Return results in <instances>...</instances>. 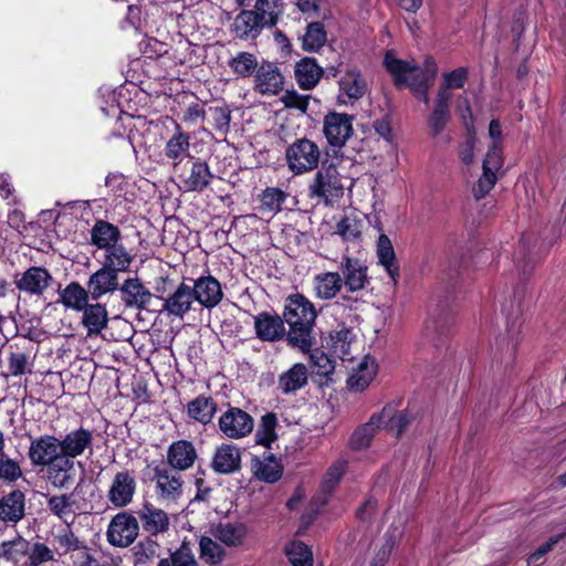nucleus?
I'll use <instances>...</instances> for the list:
<instances>
[{"label": "nucleus", "mask_w": 566, "mask_h": 566, "mask_svg": "<svg viewBox=\"0 0 566 566\" xmlns=\"http://www.w3.org/2000/svg\"><path fill=\"white\" fill-rule=\"evenodd\" d=\"M28 458L33 467L45 468V480L53 488L66 490L72 486L56 436L46 433L31 438Z\"/></svg>", "instance_id": "obj_1"}, {"label": "nucleus", "mask_w": 566, "mask_h": 566, "mask_svg": "<svg viewBox=\"0 0 566 566\" xmlns=\"http://www.w3.org/2000/svg\"><path fill=\"white\" fill-rule=\"evenodd\" d=\"M384 64L398 85L409 86L417 98L426 104L429 103L428 91L438 73V66L433 57L427 56L423 66L420 67L413 61L399 60L394 53L387 52Z\"/></svg>", "instance_id": "obj_2"}, {"label": "nucleus", "mask_w": 566, "mask_h": 566, "mask_svg": "<svg viewBox=\"0 0 566 566\" xmlns=\"http://www.w3.org/2000/svg\"><path fill=\"white\" fill-rule=\"evenodd\" d=\"M283 317L289 325V344L302 353L308 352L314 344L312 333L317 317L313 303L302 294L290 295L286 298Z\"/></svg>", "instance_id": "obj_3"}, {"label": "nucleus", "mask_w": 566, "mask_h": 566, "mask_svg": "<svg viewBox=\"0 0 566 566\" xmlns=\"http://www.w3.org/2000/svg\"><path fill=\"white\" fill-rule=\"evenodd\" d=\"M489 137L491 145L483 159L482 175L473 187V196L475 199L484 198L495 186L500 171L503 168L502 154V127L497 119H492L489 125Z\"/></svg>", "instance_id": "obj_4"}, {"label": "nucleus", "mask_w": 566, "mask_h": 566, "mask_svg": "<svg viewBox=\"0 0 566 566\" xmlns=\"http://www.w3.org/2000/svg\"><path fill=\"white\" fill-rule=\"evenodd\" d=\"M59 442L66 471L73 485L76 476L74 460L86 451L92 452L93 432L84 428L71 430L62 439L59 438Z\"/></svg>", "instance_id": "obj_5"}, {"label": "nucleus", "mask_w": 566, "mask_h": 566, "mask_svg": "<svg viewBox=\"0 0 566 566\" xmlns=\"http://www.w3.org/2000/svg\"><path fill=\"white\" fill-rule=\"evenodd\" d=\"M285 157L290 170L296 175H302L314 170L318 166L321 150L314 142L301 138L287 147Z\"/></svg>", "instance_id": "obj_6"}, {"label": "nucleus", "mask_w": 566, "mask_h": 566, "mask_svg": "<svg viewBox=\"0 0 566 566\" xmlns=\"http://www.w3.org/2000/svg\"><path fill=\"white\" fill-rule=\"evenodd\" d=\"M311 198H318L331 205L344 195V185L334 166L319 169L308 186Z\"/></svg>", "instance_id": "obj_7"}, {"label": "nucleus", "mask_w": 566, "mask_h": 566, "mask_svg": "<svg viewBox=\"0 0 566 566\" xmlns=\"http://www.w3.org/2000/svg\"><path fill=\"white\" fill-rule=\"evenodd\" d=\"M137 490V480L133 471L122 470L112 478L106 499L112 507L124 509L133 503Z\"/></svg>", "instance_id": "obj_8"}, {"label": "nucleus", "mask_w": 566, "mask_h": 566, "mask_svg": "<svg viewBox=\"0 0 566 566\" xmlns=\"http://www.w3.org/2000/svg\"><path fill=\"white\" fill-rule=\"evenodd\" d=\"M221 433L232 440L248 437L254 428V420L250 413L238 407H229L218 419Z\"/></svg>", "instance_id": "obj_9"}, {"label": "nucleus", "mask_w": 566, "mask_h": 566, "mask_svg": "<svg viewBox=\"0 0 566 566\" xmlns=\"http://www.w3.org/2000/svg\"><path fill=\"white\" fill-rule=\"evenodd\" d=\"M354 116L346 113L329 112L323 119V134L329 146L342 148L354 133Z\"/></svg>", "instance_id": "obj_10"}, {"label": "nucleus", "mask_w": 566, "mask_h": 566, "mask_svg": "<svg viewBox=\"0 0 566 566\" xmlns=\"http://www.w3.org/2000/svg\"><path fill=\"white\" fill-rule=\"evenodd\" d=\"M178 187L186 192L203 191L212 179V174L207 163L200 159L190 163V166H178L175 171Z\"/></svg>", "instance_id": "obj_11"}, {"label": "nucleus", "mask_w": 566, "mask_h": 566, "mask_svg": "<svg viewBox=\"0 0 566 566\" xmlns=\"http://www.w3.org/2000/svg\"><path fill=\"white\" fill-rule=\"evenodd\" d=\"M106 534L113 546L127 547L139 534L138 521L128 512H119L111 520Z\"/></svg>", "instance_id": "obj_12"}, {"label": "nucleus", "mask_w": 566, "mask_h": 566, "mask_svg": "<svg viewBox=\"0 0 566 566\" xmlns=\"http://www.w3.org/2000/svg\"><path fill=\"white\" fill-rule=\"evenodd\" d=\"M255 336L262 342L274 343L287 336L284 318L276 313L261 312L253 316Z\"/></svg>", "instance_id": "obj_13"}, {"label": "nucleus", "mask_w": 566, "mask_h": 566, "mask_svg": "<svg viewBox=\"0 0 566 566\" xmlns=\"http://www.w3.org/2000/svg\"><path fill=\"white\" fill-rule=\"evenodd\" d=\"M339 270L343 285H345L348 291H361L368 284L367 266L358 259L344 255Z\"/></svg>", "instance_id": "obj_14"}, {"label": "nucleus", "mask_w": 566, "mask_h": 566, "mask_svg": "<svg viewBox=\"0 0 566 566\" xmlns=\"http://www.w3.org/2000/svg\"><path fill=\"white\" fill-rule=\"evenodd\" d=\"M191 290L195 300L206 308L216 307L223 297L221 284L211 275L198 277Z\"/></svg>", "instance_id": "obj_15"}, {"label": "nucleus", "mask_w": 566, "mask_h": 566, "mask_svg": "<svg viewBox=\"0 0 566 566\" xmlns=\"http://www.w3.org/2000/svg\"><path fill=\"white\" fill-rule=\"evenodd\" d=\"M164 155L171 163L175 171L186 158L190 157V136L179 124H176L172 135L167 139Z\"/></svg>", "instance_id": "obj_16"}, {"label": "nucleus", "mask_w": 566, "mask_h": 566, "mask_svg": "<svg viewBox=\"0 0 566 566\" xmlns=\"http://www.w3.org/2000/svg\"><path fill=\"white\" fill-rule=\"evenodd\" d=\"M255 90L263 95H275L282 91L284 77L279 67L270 62H263L255 72Z\"/></svg>", "instance_id": "obj_17"}, {"label": "nucleus", "mask_w": 566, "mask_h": 566, "mask_svg": "<svg viewBox=\"0 0 566 566\" xmlns=\"http://www.w3.org/2000/svg\"><path fill=\"white\" fill-rule=\"evenodd\" d=\"M119 291L122 301L127 307L146 310L153 298L151 292L138 277L126 279Z\"/></svg>", "instance_id": "obj_18"}, {"label": "nucleus", "mask_w": 566, "mask_h": 566, "mask_svg": "<svg viewBox=\"0 0 566 566\" xmlns=\"http://www.w3.org/2000/svg\"><path fill=\"white\" fill-rule=\"evenodd\" d=\"M137 515L144 531L150 535L163 534L169 530L170 520L168 514L150 502H144Z\"/></svg>", "instance_id": "obj_19"}, {"label": "nucleus", "mask_w": 566, "mask_h": 566, "mask_svg": "<svg viewBox=\"0 0 566 566\" xmlns=\"http://www.w3.org/2000/svg\"><path fill=\"white\" fill-rule=\"evenodd\" d=\"M268 28L254 10H242L233 20L232 32L241 40H254Z\"/></svg>", "instance_id": "obj_20"}, {"label": "nucleus", "mask_w": 566, "mask_h": 566, "mask_svg": "<svg viewBox=\"0 0 566 566\" xmlns=\"http://www.w3.org/2000/svg\"><path fill=\"white\" fill-rule=\"evenodd\" d=\"M211 468L214 472L220 474H231L241 468V452L240 449L231 443H222L217 447Z\"/></svg>", "instance_id": "obj_21"}, {"label": "nucleus", "mask_w": 566, "mask_h": 566, "mask_svg": "<svg viewBox=\"0 0 566 566\" xmlns=\"http://www.w3.org/2000/svg\"><path fill=\"white\" fill-rule=\"evenodd\" d=\"M29 541L20 534L0 541V560L11 566H24L28 560Z\"/></svg>", "instance_id": "obj_22"}, {"label": "nucleus", "mask_w": 566, "mask_h": 566, "mask_svg": "<svg viewBox=\"0 0 566 566\" xmlns=\"http://www.w3.org/2000/svg\"><path fill=\"white\" fill-rule=\"evenodd\" d=\"M195 301L191 286L181 283L167 298H165L163 311L169 316L182 319L191 310V305Z\"/></svg>", "instance_id": "obj_23"}, {"label": "nucleus", "mask_w": 566, "mask_h": 566, "mask_svg": "<svg viewBox=\"0 0 566 566\" xmlns=\"http://www.w3.org/2000/svg\"><path fill=\"white\" fill-rule=\"evenodd\" d=\"M338 86L339 101L343 97L354 101L360 99L367 91V82L357 67H347L339 76Z\"/></svg>", "instance_id": "obj_24"}, {"label": "nucleus", "mask_w": 566, "mask_h": 566, "mask_svg": "<svg viewBox=\"0 0 566 566\" xmlns=\"http://www.w3.org/2000/svg\"><path fill=\"white\" fill-rule=\"evenodd\" d=\"M251 471L256 480L265 483H275L283 474V464L273 454L254 457L251 460Z\"/></svg>", "instance_id": "obj_25"}, {"label": "nucleus", "mask_w": 566, "mask_h": 566, "mask_svg": "<svg viewBox=\"0 0 566 566\" xmlns=\"http://www.w3.org/2000/svg\"><path fill=\"white\" fill-rule=\"evenodd\" d=\"M197 460V451L192 442L178 440L171 443L167 451L168 464L179 471L190 469Z\"/></svg>", "instance_id": "obj_26"}, {"label": "nucleus", "mask_w": 566, "mask_h": 566, "mask_svg": "<svg viewBox=\"0 0 566 566\" xmlns=\"http://www.w3.org/2000/svg\"><path fill=\"white\" fill-rule=\"evenodd\" d=\"M25 514V495L20 490H13L0 499V521L17 524Z\"/></svg>", "instance_id": "obj_27"}, {"label": "nucleus", "mask_w": 566, "mask_h": 566, "mask_svg": "<svg viewBox=\"0 0 566 566\" xmlns=\"http://www.w3.org/2000/svg\"><path fill=\"white\" fill-rule=\"evenodd\" d=\"M117 287L118 274L103 265L90 276L87 282V289L93 301H97L103 295L116 291Z\"/></svg>", "instance_id": "obj_28"}, {"label": "nucleus", "mask_w": 566, "mask_h": 566, "mask_svg": "<svg viewBox=\"0 0 566 566\" xmlns=\"http://www.w3.org/2000/svg\"><path fill=\"white\" fill-rule=\"evenodd\" d=\"M155 481L157 494L164 500L174 501L182 493L181 478L166 468L155 469Z\"/></svg>", "instance_id": "obj_29"}, {"label": "nucleus", "mask_w": 566, "mask_h": 566, "mask_svg": "<svg viewBox=\"0 0 566 566\" xmlns=\"http://www.w3.org/2000/svg\"><path fill=\"white\" fill-rule=\"evenodd\" d=\"M52 280L51 274L43 268L33 266L28 269L17 281V287L29 294H42Z\"/></svg>", "instance_id": "obj_30"}, {"label": "nucleus", "mask_w": 566, "mask_h": 566, "mask_svg": "<svg viewBox=\"0 0 566 566\" xmlns=\"http://www.w3.org/2000/svg\"><path fill=\"white\" fill-rule=\"evenodd\" d=\"M218 411L216 400L206 395H199L187 405L188 417L203 426L212 423Z\"/></svg>", "instance_id": "obj_31"}, {"label": "nucleus", "mask_w": 566, "mask_h": 566, "mask_svg": "<svg viewBox=\"0 0 566 566\" xmlns=\"http://www.w3.org/2000/svg\"><path fill=\"white\" fill-rule=\"evenodd\" d=\"M211 534L222 544L238 547L244 543L248 530L241 522H220L212 528Z\"/></svg>", "instance_id": "obj_32"}, {"label": "nucleus", "mask_w": 566, "mask_h": 566, "mask_svg": "<svg viewBox=\"0 0 566 566\" xmlns=\"http://www.w3.org/2000/svg\"><path fill=\"white\" fill-rule=\"evenodd\" d=\"M377 374V364L374 358L365 356L347 379L350 391H364L374 380Z\"/></svg>", "instance_id": "obj_33"}, {"label": "nucleus", "mask_w": 566, "mask_h": 566, "mask_svg": "<svg viewBox=\"0 0 566 566\" xmlns=\"http://www.w3.org/2000/svg\"><path fill=\"white\" fill-rule=\"evenodd\" d=\"M59 300L65 310L81 312L88 304L91 297L88 289L83 287L78 282H71L64 289L57 291Z\"/></svg>", "instance_id": "obj_34"}, {"label": "nucleus", "mask_w": 566, "mask_h": 566, "mask_svg": "<svg viewBox=\"0 0 566 566\" xmlns=\"http://www.w3.org/2000/svg\"><path fill=\"white\" fill-rule=\"evenodd\" d=\"M307 380L308 371L306 366L296 363L279 376L277 389L284 395L295 394L306 386Z\"/></svg>", "instance_id": "obj_35"}, {"label": "nucleus", "mask_w": 566, "mask_h": 566, "mask_svg": "<svg viewBox=\"0 0 566 566\" xmlns=\"http://www.w3.org/2000/svg\"><path fill=\"white\" fill-rule=\"evenodd\" d=\"M355 344V334L350 328L342 326L333 332H331L327 345L333 352V354L339 357L342 360L354 359L353 356V346Z\"/></svg>", "instance_id": "obj_36"}, {"label": "nucleus", "mask_w": 566, "mask_h": 566, "mask_svg": "<svg viewBox=\"0 0 566 566\" xmlns=\"http://www.w3.org/2000/svg\"><path fill=\"white\" fill-rule=\"evenodd\" d=\"M378 263L386 270L389 277L396 284L399 276V263L390 239L386 234H380L376 244Z\"/></svg>", "instance_id": "obj_37"}, {"label": "nucleus", "mask_w": 566, "mask_h": 566, "mask_svg": "<svg viewBox=\"0 0 566 566\" xmlns=\"http://www.w3.org/2000/svg\"><path fill=\"white\" fill-rule=\"evenodd\" d=\"M82 324L87 331V335H98L108 323V313L105 305L101 303L87 304L81 311Z\"/></svg>", "instance_id": "obj_38"}, {"label": "nucleus", "mask_w": 566, "mask_h": 566, "mask_svg": "<svg viewBox=\"0 0 566 566\" xmlns=\"http://www.w3.org/2000/svg\"><path fill=\"white\" fill-rule=\"evenodd\" d=\"M313 286L316 297L332 300L342 290L343 280L338 272H323L314 276Z\"/></svg>", "instance_id": "obj_39"}, {"label": "nucleus", "mask_w": 566, "mask_h": 566, "mask_svg": "<svg viewBox=\"0 0 566 566\" xmlns=\"http://www.w3.org/2000/svg\"><path fill=\"white\" fill-rule=\"evenodd\" d=\"M323 76V69L315 59L304 57L296 63L295 77L303 90L314 88Z\"/></svg>", "instance_id": "obj_40"}, {"label": "nucleus", "mask_w": 566, "mask_h": 566, "mask_svg": "<svg viewBox=\"0 0 566 566\" xmlns=\"http://www.w3.org/2000/svg\"><path fill=\"white\" fill-rule=\"evenodd\" d=\"M119 239V229L104 220H97L91 230L92 243L101 250H106L117 244Z\"/></svg>", "instance_id": "obj_41"}, {"label": "nucleus", "mask_w": 566, "mask_h": 566, "mask_svg": "<svg viewBox=\"0 0 566 566\" xmlns=\"http://www.w3.org/2000/svg\"><path fill=\"white\" fill-rule=\"evenodd\" d=\"M380 417V427H385L388 432L398 437L410 422L409 415L406 411H398L392 406H386L381 412L376 415Z\"/></svg>", "instance_id": "obj_42"}, {"label": "nucleus", "mask_w": 566, "mask_h": 566, "mask_svg": "<svg viewBox=\"0 0 566 566\" xmlns=\"http://www.w3.org/2000/svg\"><path fill=\"white\" fill-rule=\"evenodd\" d=\"M104 254L103 266L112 270L114 273L127 272L133 262V256L122 244H115L106 250Z\"/></svg>", "instance_id": "obj_43"}, {"label": "nucleus", "mask_w": 566, "mask_h": 566, "mask_svg": "<svg viewBox=\"0 0 566 566\" xmlns=\"http://www.w3.org/2000/svg\"><path fill=\"white\" fill-rule=\"evenodd\" d=\"M277 418L273 412H268L262 416L254 434L255 444L270 449L277 440Z\"/></svg>", "instance_id": "obj_44"}, {"label": "nucleus", "mask_w": 566, "mask_h": 566, "mask_svg": "<svg viewBox=\"0 0 566 566\" xmlns=\"http://www.w3.org/2000/svg\"><path fill=\"white\" fill-rule=\"evenodd\" d=\"M380 428V417L373 415L367 423L356 429L352 434L349 440L350 447L355 450L367 448Z\"/></svg>", "instance_id": "obj_45"}, {"label": "nucleus", "mask_w": 566, "mask_h": 566, "mask_svg": "<svg viewBox=\"0 0 566 566\" xmlns=\"http://www.w3.org/2000/svg\"><path fill=\"white\" fill-rule=\"evenodd\" d=\"M230 69L238 77H250L259 67L256 56L250 52H239L228 62Z\"/></svg>", "instance_id": "obj_46"}, {"label": "nucleus", "mask_w": 566, "mask_h": 566, "mask_svg": "<svg viewBox=\"0 0 566 566\" xmlns=\"http://www.w3.org/2000/svg\"><path fill=\"white\" fill-rule=\"evenodd\" d=\"M327 41L325 28L319 22H312L307 25L302 36V48L306 52H317Z\"/></svg>", "instance_id": "obj_47"}, {"label": "nucleus", "mask_w": 566, "mask_h": 566, "mask_svg": "<svg viewBox=\"0 0 566 566\" xmlns=\"http://www.w3.org/2000/svg\"><path fill=\"white\" fill-rule=\"evenodd\" d=\"M53 541L59 555H67L70 558L75 554V552L86 545L84 542L80 541V538L70 528L59 532L54 535Z\"/></svg>", "instance_id": "obj_48"}, {"label": "nucleus", "mask_w": 566, "mask_h": 566, "mask_svg": "<svg viewBox=\"0 0 566 566\" xmlns=\"http://www.w3.org/2000/svg\"><path fill=\"white\" fill-rule=\"evenodd\" d=\"M254 9L268 28H272L276 25L284 8L282 0H256Z\"/></svg>", "instance_id": "obj_49"}, {"label": "nucleus", "mask_w": 566, "mask_h": 566, "mask_svg": "<svg viewBox=\"0 0 566 566\" xmlns=\"http://www.w3.org/2000/svg\"><path fill=\"white\" fill-rule=\"evenodd\" d=\"M285 553L292 566H313V553L303 542H291L285 547Z\"/></svg>", "instance_id": "obj_50"}, {"label": "nucleus", "mask_w": 566, "mask_h": 566, "mask_svg": "<svg viewBox=\"0 0 566 566\" xmlns=\"http://www.w3.org/2000/svg\"><path fill=\"white\" fill-rule=\"evenodd\" d=\"M200 554L201 558L210 564V565H217L220 564L226 556L224 548L218 544L216 541L208 536H202L200 539Z\"/></svg>", "instance_id": "obj_51"}, {"label": "nucleus", "mask_w": 566, "mask_h": 566, "mask_svg": "<svg viewBox=\"0 0 566 566\" xmlns=\"http://www.w3.org/2000/svg\"><path fill=\"white\" fill-rule=\"evenodd\" d=\"M33 367L32 357L23 352H12L8 357V370L17 377L30 374Z\"/></svg>", "instance_id": "obj_52"}, {"label": "nucleus", "mask_w": 566, "mask_h": 566, "mask_svg": "<svg viewBox=\"0 0 566 566\" xmlns=\"http://www.w3.org/2000/svg\"><path fill=\"white\" fill-rule=\"evenodd\" d=\"M157 566H198V562L191 548L181 545L169 558H163Z\"/></svg>", "instance_id": "obj_53"}, {"label": "nucleus", "mask_w": 566, "mask_h": 566, "mask_svg": "<svg viewBox=\"0 0 566 566\" xmlns=\"http://www.w3.org/2000/svg\"><path fill=\"white\" fill-rule=\"evenodd\" d=\"M307 353H310V363L314 373L319 376H328L334 371L335 361L325 352L311 348Z\"/></svg>", "instance_id": "obj_54"}, {"label": "nucleus", "mask_w": 566, "mask_h": 566, "mask_svg": "<svg viewBox=\"0 0 566 566\" xmlns=\"http://www.w3.org/2000/svg\"><path fill=\"white\" fill-rule=\"evenodd\" d=\"M286 193L279 188H266L261 195V209L270 213H276L282 209Z\"/></svg>", "instance_id": "obj_55"}, {"label": "nucleus", "mask_w": 566, "mask_h": 566, "mask_svg": "<svg viewBox=\"0 0 566 566\" xmlns=\"http://www.w3.org/2000/svg\"><path fill=\"white\" fill-rule=\"evenodd\" d=\"M54 559V551L44 543L36 542L33 545L29 542L28 560L24 566H40Z\"/></svg>", "instance_id": "obj_56"}, {"label": "nucleus", "mask_w": 566, "mask_h": 566, "mask_svg": "<svg viewBox=\"0 0 566 566\" xmlns=\"http://www.w3.org/2000/svg\"><path fill=\"white\" fill-rule=\"evenodd\" d=\"M48 507L52 514L63 520L64 522H67V518L72 516L71 495L61 494L49 496Z\"/></svg>", "instance_id": "obj_57"}, {"label": "nucleus", "mask_w": 566, "mask_h": 566, "mask_svg": "<svg viewBox=\"0 0 566 566\" xmlns=\"http://www.w3.org/2000/svg\"><path fill=\"white\" fill-rule=\"evenodd\" d=\"M337 234H339L343 240L347 242H355L361 235L363 223L361 221L345 217L337 223Z\"/></svg>", "instance_id": "obj_58"}, {"label": "nucleus", "mask_w": 566, "mask_h": 566, "mask_svg": "<svg viewBox=\"0 0 566 566\" xmlns=\"http://www.w3.org/2000/svg\"><path fill=\"white\" fill-rule=\"evenodd\" d=\"M468 69L458 67L451 72L442 74V85L440 88H446L447 92L451 90L462 88L468 82Z\"/></svg>", "instance_id": "obj_59"}, {"label": "nucleus", "mask_w": 566, "mask_h": 566, "mask_svg": "<svg viewBox=\"0 0 566 566\" xmlns=\"http://www.w3.org/2000/svg\"><path fill=\"white\" fill-rule=\"evenodd\" d=\"M22 476L20 464L9 458L4 452L0 455V479L7 482H15Z\"/></svg>", "instance_id": "obj_60"}, {"label": "nucleus", "mask_w": 566, "mask_h": 566, "mask_svg": "<svg viewBox=\"0 0 566 566\" xmlns=\"http://www.w3.org/2000/svg\"><path fill=\"white\" fill-rule=\"evenodd\" d=\"M346 472V461L338 460L335 463H333L329 469L327 470L324 480H323V488L327 492H331L334 486L340 481L343 475Z\"/></svg>", "instance_id": "obj_61"}, {"label": "nucleus", "mask_w": 566, "mask_h": 566, "mask_svg": "<svg viewBox=\"0 0 566 566\" xmlns=\"http://www.w3.org/2000/svg\"><path fill=\"white\" fill-rule=\"evenodd\" d=\"M308 99V95H302L295 91H286L281 96V102L284 104L285 107L294 108L302 113H305L307 111Z\"/></svg>", "instance_id": "obj_62"}, {"label": "nucleus", "mask_w": 566, "mask_h": 566, "mask_svg": "<svg viewBox=\"0 0 566 566\" xmlns=\"http://www.w3.org/2000/svg\"><path fill=\"white\" fill-rule=\"evenodd\" d=\"M135 555L138 562L144 563L153 559L158 555L159 545L153 539H146L140 542L136 547Z\"/></svg>", "instance_id": "obj_63"}, {"label": "nucleus", "mask_w": 566, "mask_h": 566, "mask_svg": "<svg viewBox=\"0 0 566 566\" xmlns=\"http://www.w3.org/2000/svg\"><path fill=\"white\" fill-rule=\"evenodd\" d=\"M72 566H101L97 558L91 553L90 548L84 545L80 551L70 558Z\"/></svg>", "instance_id": "obj_64"}]
</instances>
